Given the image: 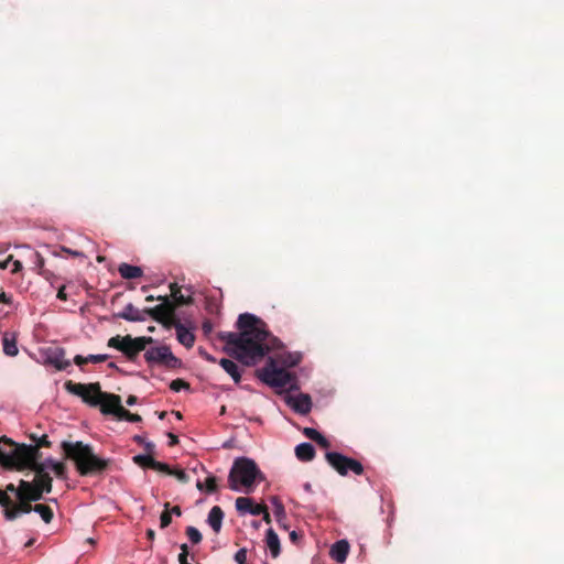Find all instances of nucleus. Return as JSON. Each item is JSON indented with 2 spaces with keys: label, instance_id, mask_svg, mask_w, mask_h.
<instances>
[{
  "label": "nucleus",
  "instance_id": "30",
  "mask_svg": "<svg viewBox=\"0 0 564 564\" xmlns=\"http://www.w3.org/2000/svg\"><path fill=\"white\" fill-rule=\"evenodd\" d=\"M117 411H119V414L117 416V419H119V420H123V421H128V422H133V423L141 421V416L139 414L130 413L123 406L120 408V409H117Z\"/></svg>",
  "mask_w": 564,
  "mask_h": 564
},
{
  "label": "nucleus",
  "instance_id": "12",
  "mask_svg": "<svg viewBox=\"0 0 564 564\" xmlns=\"http://www.w3.org/2000/svg\"><path fill=\"white\" fill-rule=\"evenodd\" d=\"M284 401L294 412L302 414V415L307 414L312 409L311 397L305 393H299V394L288 393L284 397Z\"/></svg>",
  "mask_w": 564,
  "mask_h": 564
},
{
  "label": "nucleus",
  "instance_id": "35",
  "mask_svg": "<svg viewBox=\"0 0 564 564\" xmlns=\"http://www.w3.org/2000/svg\"><path fill=\"white\" fill-rule=\"evenodd\" d=\"M170 388L174 392H180L181 390H188L189 384L187 382H185L184 380L176 379L171 382Z\"/></svg>",
  "mask_w": 564,
  "mask_h": 564
},
{
  "label": "nucleus",
  "instance_id": "24",
  "mask_svg": "<svg viewBox=\"0 0 564 564\" xmlns=\"http://www.w3.org/2000/svg\"><path fill=\"white\" fill-rule=\"evenodd\" d=\"M219 365L231 377L235 383H239L241 381V371L235 361L221 358L219 360Z\"/></svg>",
  "mask_w": 564,
  "mask_h": 564
},
{
  "label": "nucleus",
  "instance_id": "19",
  "mask_svg": "<svg viewBox=\"0 0 564 564\" xmlns=\"http://www.w3.org/2000/svg\"><path fill=\"white\" fill-rule=\"evenodd\" d=\"M65 388L69 393L78 395L82 399H86L87 392L95 393L97 391V383L84 384V383H74L72 381H68L65 383Z\"/></svg>",
  "mask_w": 564,
  "mask_h": 564
},
{
  "label": "nucleus",
  "instance_id": "59",
  "mask_svg": "<svg viewBox=\"0 0 564 564\" xmlns=\"http://www.w3.org/2000/svg\"><path fill=\"white\" fill-rule=\"evenodd\" d=\"M303 488L305 491L311 492L312 491V485L310 482H305L303 485Z\"/></svg>",
  "mask_w": 564,
  "mask_h": 564
},
{
  "label": "nucleus",
  "instance_id": "4",
  "mask_svg": "<svg viewBox=\"0 0 564 564\" xmlns=\"http://www.w3.org/2000/svg\"><path fill=\"white\" fill-rule=\"evenodd\" d=\"M263 479L264 477L256 462L245 456L235 459L228 476L229 488L246 494L251 492L254 484Z\"/></svg>",
  "mask_w": 564,
  "mask_h": 564
},
{
  "label": "nucleus",
  "instance_id": "49",
  "mask_svg": "<svg viewBox=\"0 0 564 564\" xmlns=\"http://www.w3.org/2000/svg\"><path fill=\"white\" fill-rule=\"evenodd\" d=\"M262 518H263V521H265L267 523H270L271 522V517H270V513L268 511V508L264 506V512H261Z\"/></svg>",
  "mask_w": 564,
  "mask_h": 564
},
{
  "label": "nucleus",
  "instance_id": "23",
  "mask_svg": "<svg viewBox=\"0 0 564 564\" xmlns=\"http://www.w3.org/2000/svg\"><path fill=\"white\" fill-rule=\"evenodd\" d=\"M265 542L272 557H278L281 552L280 539L272 528L267 530Z\"/></svg>",
  "mask_w": 564,
  "mask_h": 564
},
{
  "label": "nucleus",
  "instance_id": "2",
  "mask_svg": "<svg viewBox=\"0 0 564 564\" xmlns=\"http://www.w3.org/2000/svg\"><path fill=\"white\" fill-rule=\"evenodd\" d=\"M220 338L227 344L225 351L246 366L256 365L270 351V347L251 345L250 332L221 333Z\"/></svg>",
  "mask_w": 564,
  "mask_h": 564
},
{
  "label": "nucleus",
  "instance_id": "9",
  "mask_svg": "<svg viewBox=\"0 0 564 564\" xmlns=\"http://www.w3.org/2000/svg\"><path fill=\"white\" fill-rule=\"evenodd\" d=\"M144 359L149 366H163L170 369L181 367L182 361L175 357L166 345L150 347L144 352Z\"/></svg>",
  "mask_w": 564,
  "mask_h": 564
},
{
  "label": "nucleus",
  "instance_id": "15",
  "mask_svg": "<svg viewBox=\"0 0 564 564\" xmlns=\"http://www.w3.org/2000/svg\"><path fill=\"white\" fill-rule=\"evenodd\" d=\"M100 410L104 414H112L116 417L119 414V411L117 409L122 408L121 405V399L119 395L116 394H109L101 392L100 394Z\"/></svg>",
  "mask_w": 564,
  "mask_h": 564
},
{
  "label": "nucleus",
  "instance_id": "47",
  "mask_svg": "<svg viewBox=\"0 0 564 564\" xmlns=\"http://www.w3.org/2000/svg\"><path fill=\"white\" fill-rule=\"evenodd\" d=\"M183 555H184V560L188 558V546L186 543H183L181 545V553L178 554V556H183Z\"/></svg>",
  "mask_w": 564,
  "mask_h": 564
},
{
  "label": "nucleus",
  "instance_id": "37",
  "mask_svg": "<svg viewBox=\"0 0 564 564\" xmlns=\"http://www.w3.org/2000/svg\"><path fill=\"white\" fill-rule=\"evenodd\" d=\"M108 355L107 354H91V355H88L86 356V359H88V361L90 362H94V364H99V362H102V361H106L108 359Z\"/></svg>",
  "mask_w": 564,
  "mask_h": 564
},
{
  "label": "nucleus",
  "instance_id": "55",
  "mask_svg": "<svg viewBox=\"0 0 564 564\" xmlns=\"http://www.w3.org/2000/svg\"><path fill=\"white\" fill-rule=\"evenodd\" d=\"M203 330L204 333L208 334L212 330V324L209 322H205L203 324Z\"/></svg>",
  "mask_w": 564,
  "mask_h": 564
},
{
  "label": "nucleus",
  "instance_id": "22",
  "mask_svg": "<svg viewBox=\"0 0 564 564\" xmlns=\"http://www.w3.org/2000/svg\"><path fill=\"white\" fill-rule=\"evenodd\" d=\"M170 290L172 300L170 297L169 300L174 305V311L177 305L189 304L192 302V295L183 294L181 288L176 283H172L170 285Z\"/></svg>",
  "mask_w": 564,
  "mask_h": 564
},
{
  "label": "nucleus",
  "instance_id": "7",
  "mask_svg": "<svg viewBox=\"0 0 564 564\" xmlns=\"http://www.w3.org/2000/svg\"><path fill=\"white\" fill-rule=\"evenodd\" d=\"M260 378L270 387L288 391L297 390L295 378L285 369L278 368L273 359H270V362L261 370Z\"/></svg>",
  "mask_w": 564,
  "mask_h": 564
},
{
  "label": "nucleus",
  "instance_id": "51",
  "mask_svg": "<svg viewBox=\"0 0 564 564\" xmlns=\"http://www.w3.org/2000/svg\"><path fill=\"white\" fill-rule=\"evenodd\" d=\"M144 446H145V449H147L148 454H150V455L154 451V447H155L152 442L144 443Z\"/></svg>",
  "mask_w": 564,
  "mask_h": 564
},
{
  "label": "nucleus",
  "instance_id": "63",
  "mask_svg": "<svg viewBox=\"0 0 564 564\" xmlns=\"http://www.w3.org/2000/svg\"><path fill=\"white\" fill-rule=\"evenodd\" d=\"M134 438H135L137 442L143 443V437L142 436L137 435Z\"/></svg>",
  "mask_w": 564,
  "mask_h": 564
},
{
  "label": "nucleus",
  "instance_id": "45",
  "mask_svg": "<svg viewBox=\"0 0 564 564\" xmlns=\"http://www.w3.org/2000/svg\"><path fill=\"white\" fill-rule=\"evenodd\" d=\"M12 263H13V268L11 269L12 273H18L22 270V262L20 260L12 259Z\"/></svg>",
  "mask_w": 564,
  "mask_h": 564
},
{
  "label": "nucleus",
  "instance_id": "46",
  "mask_svg": "<svg viewBox=\"0 0 564 564\" xmlns=\"http://www.w3.org/2000/svg\"><path fill=\"white\" fill-rule=\"evenodd\" d=\"M88 359H86V357H83L82 355H76L74 357V362L77 365V366H83L85 362H87Z\"/></svg>",
  "mask_w": 564,
  "mask_h": 564
},
{
  "label": "nucleus",
  "instance_id": "36",
  "mask_svg": "<svg viewBox=\"0 0 564 564\" xmlns=\"http://www.w3.org/2000/svg\"><path fill=\"white\" fill-rule=\"evenodd\" d=\"M152 469H155V470H159V471H163V473H166V474H172L173 473V469H171L169 467V465L164 464V463H161V462H158L154 459L153 462V465L151 467Z\"/></svg>",
  "mask_w": 564,
  "mask_h": 564
},
{
  "label": "nucleus",
  "instance_id": "29",
  "mask_svg": "<svg viewBox=\"0 0 564 564\" xmlns=\"http://www.w3.org/2000/svg\"><path fill=\"white\" fill-rule=\"evenodd\" d=\"M302 355L300 352H289L281 356V364L288 367H294L301 361Z\"/></svg>",
  "mask_w": 564,
  "mask_h": 564
},
{
  "label": "nucleus",
  "instance_id": "40",
  "mask_svg": "<svg viewBox=\"0 0 564 564\" xmlns=\"http://www.w3.org/2000/svg\"><path fill=\"white\" fill-rule=\"evenodd\" d=\"M172 521L171 513L165 511L160 517V525L162 529L166 528Z\"/></svg>",
  "mask_w": 564,
  "mask_h": 564
},
{
  "label": "nucleus",
  "instance_id": "27",
  "mask_svg": "<svg viewBox=\"0 0 564 564\" xmlns=\"http://www.w3.org/2000/svg\"><path fill=\"white\" fill-rule=\"evenodd\" d=\"M11 499L6 491L0 490V506L4 507V518L12 521L20 516V510L15 508L10 509Z\"/></svg>",
  "mask_w": 564,
  "mask_h": 564
},
{
  "label": "nucleus",
  "instance_id": "58",
  "mask_svg": "<svg viewBox=\"0 0 564 564\" xmlns=\"http://www.w3.org/2000/svg\"><path fill=\"white\" fill-rule=\"evenodd\" d=\"M204 359L209 362H216V358L214 356H212L210 354H207Z\"/></svg>",
  "mask_w": 564,
  "mask_h": 564
},
{
  "label": "nucleus",
  "instance_id": "33",
  "mask_svg": "<svg viewBox=\"0 0 564 564\" xmlns=\"http://www.w3.org/2000/svg\"><path fill=\"white\" fill-rule=\"evenodd\" d=\"M100 394H101V391H100V388H99V384L97 383V391L94 393V392H87L86 393V399H83L84 402L90 404V405H98L100 403Z\"/></svg>",
  "mask_w": 564,
  "mask_h": 564
},
{
  "label": "nucleus",
  "instance_id": "32",
  "mask_svg": "<svg viewBox=\"0 0 564 564\" xmlns=\"http://www.w3.org/2000/svg\"><path fill=\"white\" fill-rule=\"evenodd\" d=\"M197 488L199 490L206 489L207 492L212 494L215 492L217 489L216 485V478L214 476H209L206 478L205 482L202 484L200 481L197 482Z\"/></svg>",
  "mask_w": 564,
  "mask_h": 564
},
{
  "label": "nucleus",
  "instance_id": "56",
  "mask_svg": "<svg viewBox=\"0 0 564 564\" xmlns=\"http://www.w3.org/2000/svg\"><path fill=\"white\" fill-rule=\"evenodd\" d=\"M171 514L181 516L180 507H173L170 511Z\"/></svg>",
  "mask_w": 564,
  "mask_h": 564
},
{
  "label": "nucleus",
  "instance_id": "42",
  "mask_svg": "<svg viewBox=\"0 0 564 564\" xmlns=\"http://www.w3.org/2000/svg\"><path fill=\"white\" fill-rule=\"evenodd\" d=\"M21 505L19 507H17V509L20 510V514L21 513H30L31 511H33V507H31L30 503L28 502H24V500H21Z\"/></svg>",
  "mask_w": 564,
  "mask_h": 564
},
{
  "label": "nucleus",
  "instance_id": "50",
  "mask_svg": "<svg viewBox=\"0 0 564 564\" xmlns=\"http://www.w3.org/2000/svg\"><path fill=\"white\" fill-rule=\"evenodd\" d=\"M57 297L59 300H63L65 301L66 300V293H65V286H61L58 292H57Z\"/></svg>",
  "mask_w": 564,
  "mask_h": 564
},
{
  "label": "nucleus",
  "instance_id": "53",
  "mask_svg": "<svg viewBox=\"0 0 564 564\" xmlns=\"http://www.w3.org/2000/svg\"><path fill=\"white\" fill-rule=\"evenodd\" d=\"M137 403V397L135 395H130L128 399H127V404L129 406H132Z\"/></svg>",
  "mask_w": 564,
  "mask_h": 564
},
{
  "label": "nucleus",
  "instance_id": "11",
  "mask_svg": "<svg viewBox=\"0 0 564 564\" xmlns=\"http://www.w3.org/2000/svg\"><path fill=\"white\" fill-rule=\"evenodd\" d=\"M39 352L43 364L55 368L57 371L66 370L70 366V360L65 358L66 352L63 347H42Z\"/></svg>",
  "mask_w": 564,
  "mask_h": 564
},
{
  "label": "nucleus",
  "instance_id": "18",
  "mask_svg": "<svg viewBox=\"0 0 564 564\" xmlns=\"http://www.w3.org/2000/svg\"><path fill=\"white\" fill-rule=\"evenodd\" d=\"M348 552L349 543L347 540H339L332 545L329 554L337 563H344L347 558Z\"/></svg>",
  "mask_w": 564,
  "mask_h": 564
},
{
  "label": "nucleus",
  "instance_id": "21",
  "mask_svg": "<svg viewBox=\"0 0 564 564\" xmlns=\"http://www.w3.org/2000/svg\"><path fill=\"white\" fill-rule=\"evenodd\" d=\"M224 520V512L220 507L214 506L207 517V523L214 530V532L218 533L221 530Z\"/></svg>",
  "mask_w": 564,
  "mask_h": 564
},
{
  "label": "nucleus",
  "instance_id": "5",
  "mask_svg": "<svg viewBox=\"0 0 564 564\" xmlns=\"http://www.w3.org/2000/svg\"><path fill=\"white\" fill-rule=\"evenodd\" d=\"M158 301L161 303L154 307L140 310L132 303L124 305L121 312L117 313V317L128 322H144L149 317L156 322H166L174 315V305L170 302L167 295H159Z\"/></svg>",
  "mask_w": 564,
  "mask_h": 564
},
{
  "label": "nucleus",
  "instance_id": "62",
  "mask_svg": "<svg viewBox=\"0 0 564 564\" xmlns=\"http://www.w3.org/2000/svg\"><path fill=\"white\" fill-rule=\"evenodd\" d=\"M208 352L204 350L203 348H199V355L205 358Z\"/></svg>",
  "mask_w": 564,
  "mask_h": 564
},
{
  "label": "nucleus",
  "instance_id": "57",
  "mask_svg": "<svg viewBox=\"0 0 564 564\" xmlns=\"http://www.w3.org/2000/svg\"><path fill=\"white\" fill-rule=\"evenodd\" d=\"M64 250H65L66 252L70 253L72 256H74V257L83 256V253H82V252H79V251H73V250H70V249H66V248H64Z\"/></svg>",
  "mask_w": 564,
  "mask_h": 564
},
{
  "label": "nucleus",
  "instance_id": "6",
  "mask_svg": "<svg viewBox=\"0 0 564 564\" xmlns=\"http://www.w3.org/2000/svg\"><path fill=\"white\" fill-rule=\"evenodd\" d=\"M237 327L240 332H250V344L262 347L275 345L276 339L271 338L265 324L252 313H242L238 316Z\"/></svg>",
  "mask_w": 564,
  "mask_h": 564
},
{
  "label": "nucleus",
  "instance_id": "41",
  "mask_svg": "<svg viewBox=\"0 0 564 564\" xmlns=\"http://www.w3.org/2000/svg\"><path fill=\"white\" fill-rule=\"evenodd\" d=\"M171 475L175 476L182 482L188 481V477L183 469H173V473Z\"/></svg>",
  "mask_w": 564,
  "mask_h": 564
},
{
  "label": "nucleus",
  "instance_id": "26",
  "mask_svg": "<svg viewBox=\"0 0 564 564\" xmlns=\"http://www.w3.org/2000/svg\"><path fill=\"white\" fill-rule=\"evenodd\" d=\"M118 272L121 275V278H123L126 280L137 279V278L142 276V274H143V271L140 267L132 265L129 263H121L118 267Z\"/></svg>",
  "mask_w": 564,
  "mask_h": 564
},
{
  "label": "nucleus",
  "instance_id": "16",
  "mask_svg": "<svg viewBox=\"0 0 564 564\" xmlns=\"http://www.w3.org/2000/svg\"><path fill=\"white\" fill-rule=\"evenodd\" d=\"M21 248L24 250V261L31 265L32 270L40 272V270L44 267L43 257L30 246H22Z\"/></svg>",
  "mask_w": 564,
  "mask_h": 564
},
{
  "label": "nucleus",
  "instance_id": "38",
  "mask_svg": "<svg viewBox=\"0 0 564 564\" xmlns=\"http://www.w3.org/2000/svg\"><path fill=\"white\" fill-rule=\"evenodd\" d=\"M235 561L237 564H246L247 562V550L246 549H239L235 554Z\"/></svg>",
  "mask_w": 564,
  "mask_h": 564
},
{
  "label": "nucleus",
  "instance_id": "48",
  "mask_svg": "<svg viewBox=\"0 0 564 564\" xmlns=\"http://www.w3.org/2000/svg\"><path fill=\"white\" fill-rule=\"evenodd\" d=\"M167 436H169V445L170 446L177 444L178 440H177L176 435L169 433Z\"/></svg>",
  "mask_w": 564,
  "mask_h": 564
},
{
  "label": "nucleus",
  "instance_id": "64",
  "mask_svg": "<svg viewBox=\"0 0 564 564\" xmlns=\"http://www.w3.org/2000/svg\"><path fill=\"white\" fill-rule=\"evenodd\" d=\"M109 367H110V368H116L117 366H116V364L110 362V364H109Z\"/></svg>",
  "mask_w": 564,
  "mask_h": 564
},
{
  "label": "nucleus",
  "instance_id": "31",
  "mask_svg": "<svg viewBox=\"0 0 564 564\" xmlns=\"http://www.w3.org/2000/svg\"><path fill=\"white\" fill-rule=\"evenodd\" d=\"M133 462L142 467L151 468L154 458L150 454H139L133 457Z\"/></svg>",
  "mask_w": 564,
  "mask_h": 564
},
{
  "label": "nucleus",
  "instance_id": "25",
  "mask_svg": "<svg viewBox=\"0 0 564 564\" xmlns=\"http://www.w3.org/2000/svg\"><path fill=\"white\" fill-rule=\"evenodd\" d=\"M295 455L302 462H310L315 456V448L308 442H303L296 445Z\"/></svg>",
  "mask_w": 564,
  "mask_h": 564
},
{
  "label": "nucleus",
  "instance_id": "28",
  "mask_svg": "<svg viewBox=\"0 0 564 564\" xmlns=\"http://www.w3.org/2000/svg\"><path fill=\"white\" fill-rule=\"evenodd\" d=\"M33 511L37 513L45 523H50L53 519V511L46 505H35Z\"/></svg>",
  "mask_w": 564,
  "mask_h": 564
},
{
  "label": "nucleus",
  "instance_id": "52",
  "mask_svg": "<svg viewBox=\"0 0 564 564\" xmlns=\"http://www.w3.org/2000/svg\"><path fill=\"white\" fill-rule=\"evenodd\" d=\"M39 445L40 446H48L50 445V442L47 441V436L46 435H43L41 437V440L39 441Z\"/></svg>",
  "mask_w": 564,
  "mask_h": 564
},
{
  "label": "nucleus",
  "instance_id": "14",
  "mask_svg": "<svg viewBox=\"0 0 564 564\" xmlns=\"http://www.w3.org/2000/svg\"><path fill=\"white\" fill-rule=\"evenodd\" d=\"M235 506L240 514L260 516L261 512H264V505L254 503V501L248 497L237 498Z\"/></svg>",
  "mask_w": 564,
  "mask_h": 564
},
{
  "label": "nucleus",
  "instance_id": "34",
  "mask_svg": "<svg viewBox=\"0 0 564 564\" xmlns=\"http://www.w3.org/2000/svg\"><path fill=\"white\" fill-rule=\"evenodd\" d=\"M186 534L193 544H198L202 541V533L195 527H187Z\"/></svg>",
  "mask_w": 564,
  "mask_h": 564
},
{
  "label": "nucleus",
  "instance_id": "61",
  "mask_svg": "<svg viewBox=\"0 0 564 564\" xmlns=\"http://www.w3.org/2000/svg\"><path fill=\"white\" fill-rule=\"evenodd\" d=\"M208 352L204 350L203 348H199V355L205 358Z\"/></svg>",
  "mask_w": 564,
  "mask_h": 564
},
{
  "label": "nucleus",
  "instance_id": "13",
  "mask_svg": "<svg viewBox=\"0 0 564 564\" xmlns=\"http://www.w3.org/2000/svg\"><path fill=\"white\" fill-rule=\"evenodd\" d=\"M164 325H172L176 330V338L180 344L185 346L186 348H192L195 343V335L193 333V328H187L181 322L175 321L174 316L166 322H162Z\"/></svg>",
  "mask_w": 564,
  "mask_h": 564
},
{
  "label": "nucleus",
  "instance_id": "10",
  "mask_svg": "<svg viewBox=\"0 0 564 564\" xmlns=\"http://www.w3.org/2000/svg\"><path fill=\"white\" fill-rule=\"evenodd\" d=\"M325 458L340 476H347L349 473L359 476L364 473V466L359 460L341 453L327 452Z\"/></svg>",
  "mask_w": 564,
  "mask_h": 564
},
{
  "label": "nucleus",
  "instance_id": "8",
  "mask_svg": "<svg viewBox=\"0 0 564 564\" xmlns=\"http://www.w3.org/2000/svg\"><path fill=\"white\" fill-rule=\"evenodd\" d=\"M153 341L152 337L147 336L131 337L130 335H117L109 338L108 346L121 351L129 360H133L140 351L145 349L147 345Z\"/></svg>",
  "mask_w": 564,
  "mask_h": 564
},
{
  "label": "nucleus",
  "instance_id": "54",
  "mask_svg": "<svg viewBox=\"0 0 564 564\" xmlns=\"http://www.w3.org/2000/svg\"><path fill=\"white\" fill-rule=\"evenodd\" d=\"M11 261H12V256H10L6 261L0 262V269H7Z\"/></svg>",
  "mask_w": 564,
  "mask_h": 564
},
{
  "label": "nucleus",
  "instance_id": "60",
  "mask_svg": "<svg viewBox=\"0 0 564 564\" xmlns=\"http://www.w3.org/2000/svg\"><path fill=\"white\" fill-rule=\"evenodd\" d=\"M154 300H158V296L155 297L154 295H148V296L145 297V301H147V302H152V301H154Z\"/></svg>",
  "mask_w": 564,
  "mask_h": 564
},
{
  "label": "nucleus",
  "instance_id": "39",
  "mask_svg": "<svg viewBox=\"0 0 564 564\" xmlns=\"http://www.w3.org/2000/svg\"><path fill=\"white\" fill-rule=\"evenodd\" d=\"M303 433H304V435H305L306 437H308V438H310V440H312V441H315L316 438H318V436H319V434H321L317 430H315V429H313V427H305V429L303 430Z\"/></svg>",
  "mask_w": 564,
  "mask_h": 564
},
{
  "label": "nucleus",
  "instance_id": "44",
  "mask_svg": "<svg viewBox=\"0 0 564 564\" xmlns=\"http://www.w3.org/2000/svg\"><path fill=\"white\" fill-rule=\"evenodd\" d=\"M0 303L12 304V296L7 294L6 292H0Z\"/></svg>",
  "mask_w": 564,
  "mask_h": 564
},
{
  "label": "nucleus",
  "instance_id": "20",
  "mask_svg": "<svg viewBox=\"0 0 564 564\" xmlns=\"http://www.w3.org/2000/svg\"><path fill=\"white\" fill-rule=\"evenodd\" d=\"M270 501L273 506V514H274V518H275L278 524L281 528H283L284 530H288L286 512H285L283 503L276 496L271 497Z\"/></svg>",
  "mask_w": 564,
  "mask_h": 564
},
{
  "label": "nucleus",
  "instance_id": "43",
  "mask_svg": "<svg viewBox=\"0 0 564 564\" xmlns=\"http://www.w3.org/2000/svg\"><path fill=\"white\" fill-rule=\"evenodd\" d=\"M314 442L324 448L329 447V441L323 434H319L318 438H316Z\"/></svg>",
  "mask_w": 564,
  "mask_h": 564
},
{
  "label": "nucleus",
  "instance_id": "1",
  "mask_svg": "<svg viewBox=\"0 0 564 564\" xmlns=\"http://www.w3.org/2000/svg\"><path fill=\"white\" fill-rule=\"evenodd\" d=\"M40 452L37 446L15 445L9 440L0 441V463L7 468L31 469L35 473L33 481L21 480L19 488L10 484L6 492H14L20 500L37 501L43 494L52 491V477L54 473L57 478L66 479V467L62 462L48 457L39 462Z\"/></svg>",
  "mask_w": 564,
  "mask_h": 564
},
{
  "label": "nucleus",
  "instance_id": "3",
  "mask_svg": "<svg viewBox=\"0 0 564 564\" xmlns=\"http://www.w3.org/2000/svg\"><path fill=\"white\" fill-rule=\"evenodd\" d=\"M62 448L66 456L74 460L82 476L102 471L107 467V460L95 455L90 445L84 444L80 441H64L62 442Z\"/></svg>",
  "mask_w": 564,
  "mask_h": 564
},
{
  "label": "nucleus",
  "instance_id": "17",
  "mask_svg": "<svg viewBox=\"0 0 564 564\" xmlns=\"http://www.w3.org/2000/svg\"><path fill=\"white\" fill-rule=\"evenodd\" d=\"M2 348L4 355L15 357L19 354L18 335L14 332H4L2 335Z\"/></svg>",
  "mask_w": 564,
  "mask_h": 564
}]
</instances>
